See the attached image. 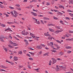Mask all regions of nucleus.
Returning <instances> with one entry per match:
<instances>
[{
    "mask_svg": "<svg viewBox=\"0 0 73 73\" xmlns=\"http://www.w3.org/2000/svg\"><path fill=\"white\" fill-rule=\"evenodd\" d=\"M4 38H5V37L3 35H1L0 36V40L2 42H4L5 41L4 40Z\"/></svg>",
    "mask_w": 73,
    "mask_h": 73,
    "instance_id": "f257e3e1",
    "label": "nucleus"
},
{
    "mask_svg": "<svg viewBox=\"0 0 73 73\" xmlns=\"http://www.w3.org/2000/svg\"><path fill=\"white\" fill-rule=\"evenodd\" d=\"M51 59L52 60V63L53 64H55V63L57 62V60H56L54 58H51Z\"/></svg>",
    "mask_w": 73,
    "mask_h": 73,
    "instance_id": "f03ea898",
    "label": "nucleus"
},
{
    "mask_svg": "<svg viewBox=\"0 0 73 73\" xmlns=\"http://www.w3.org/2000/svg\"><path fill=\"white\" fill-rule=\"evenodd\" d=\"M62 31H63V30L61 29L60 30H57L56 31L55 33L56 34H57L58 33H59V32H61Z\"/></svg>",
    "mask_w": 73,
    "mask_h": 73,
    "instance_id": "7ed1b4c3",
    "label": "nucleus"
},
{
    "mask_svg": "<svg viewBox=\"0 0 73 73\" xmlns=\"http://www.w3.org/2000/svg\"><path fill=\"white\" fill-rule=\"evenodd\" d=\"M47 45L48 46H53V42H51L49 43H48Z\"/></svg>",
    "mask_w": 73,
    "mask_h": 73,
    "instance_id": "20e7f679",
    "label": "nucleus"
},
{
    "mask_svg": "<svg viewBox=\"0 0 73 73\" xmlns=\"http://www.w3.org/2000/svg\"><path fill=\"white\" fill-rule=\"evenodd\" d=\"M31 14H33L32 15L34 16H37V14L36 13H35L33 12H31Z\"/></svg>",
    "mask_w": 73,
    "mask_h": 73,
    "instance_id": "39448f33",
    "label": "nucleus"
},
{
    "mask_svg": "<svg viewBox=\"0 0 73 73\" xmlns=\"http://www.w3.org/2000/svg\"><path fill=\"white\" fill-rule=\"evenodd\" d=\"M18 57L17 56H14V61H15L18 60Z\"/></svg>",
    "mask_w": 73,
    "mask_h": 73,
    "instance_id": "423d86ee",
    "label": "nucleus"
},
{
    "mask_svg": "<svg viewBox=\"0 0 73 73\" xmlns=\"http://www.w3.org/2000/svg\"><path fill=\"white\" fill-rule=\"evenodd\" d=\"M48 34H49V33L48 32H47V33H44V35L46 36H50V35Z\"/></svg>",
    "mask_w": 73,
    "mask_h": 73,
    "instance_id": "0eeeda50",
    "label": "nucleus"
},
{
    "mask_svg": "<svg viewBox=\"0 0 73 73\" xmlns=\"http://www.w3.org/2000/svg\"><path fill=\"white\" fill-rule=\"evenodd\" d=\"M59 66L60 68H61L63 69H66V67H64L63 66Z\"/></svg>",
    "mask_w": 73,
    "mask_h": 73,
    "instance_id": "6e6552de",
    "label": "nucleus"
},
{
    "mask_svg": "<svg viewBox=\"0 0 73 73\" xmlns=\"http://www.w3.org/2000/svg\"><path fill=\"white\" fill-rule=\"evenodd\" d=\"M69 4H73V0H69Z\"/></svg>",
    "mask_w": 73,
    "mask_h": 73,
    "instance_id": "1a4fd4ad",
    "label": "nucleus"
},
{
    "mask_svg": "<svg viewBox=\"0 0 73 73\" xmlns=\"http://www.w3.org/2000/svg\"><path fill=\"white\" fill-rule=\"evenodd\" d=\"M64 55V53L63 52H59V55L60 56H62V55Z\"/></svg>",
    "mask_w": 73,
    "mask_h": 73,
    "instance_id": "9d476101",
    "label": "nucleus"
},
{
    "mask_svg": "<svg viewBox=\"0 0 73 73\" xmlns=\"http://www.w3.org/2000/svg\"><path fill=\"white\" fill-rule=\"evenodd\" d=\"M43 19L44 20H49V19L46 17H44Z\"/></svg>",
    "mask_w": 73,
    "mask_h": 73,
    "instance_id": "9b49d317",
    "label": "nucleus"
},
{
    "mask_svg": "<svg viewBox=\"0 0 73 73\" xmlns=\"http://www.w3.org/2000/svg\"><path fill=\"white\" fill-rule=\"evenodd\" d=\"M48 30L50 31V32H54V30L52 29L51 28H49Z\"/></svg>",
    "mask_w": 73,
    "mask_h": 73,
    "instance_id": "f8f14e48",
    "label": "nucleus"
},
{
    "mask_svg": "<svg viewBox=\"0 0 73 73\" xmlns=\"http://www.w3.org/2000/svg\"><path fill=\"white\" fill-rule=\"evenodd\" d=\"M36 48L38 49H42V47L40 46H37Z\"/></svg>",
    "mask_w": 73,
    "mask_h": 73,
    "instance_id": "ddd939ff",
    "label": "nucleus"
},
{
    "mask_svg": "<svg viewBox=\"0 0 73 73\" xmlns=\"http://www.w3.org/2000/svg\"><path fill=\"white\" fill-rule=\"evenodd\" d=\"M72 47L70 46H67L66 47V49H72Z\"/></svg>",
    "mask_w": 73,
    "mask_h": 73,
    "instance_id": "4468645a",
    "label": "nucleus"
},
{
    "mask_svg": "<svg viewBox=\"0 0 73 73\" xmlns=\"http://www.w3.org/2000/svg\"><path fill=\"white\" fill-rule=\"evenodd\" d=\"M22 35H25V31H23L21 32Z\"/></svg>",
    "mask_w": 73,
    "mask_h": 73,
    "instance_id": "2eb2a0df",
    "label": "nucleus"
},
{
    "mask_svg": "<svg viewBox=\"0 0 73 73\" xmlns=\"http://www.w3.org/2000/svg\"><path fill=\"white\" fill-rule=\"evenodd\" d=\"M30 33V35H32V37L33 38H35V36L33 35V34L31 33Z\"/></svg>",
    "mask_w": 73,
    "mask_h": 73,
    "instance_id": "dca6fc26",
    "label": "nucleus"
},
{
    "mask_svg": "<svg viewBox=\"0 0 73 73\" xmlns=\"http://www.w3.org/2000/svg\"><path fill=\"white\" fill-rule=\"evenodd\" d=\"M49 52H48L46 53H45V54H43V56H48V54H49Z\"/></svg>",
    "mask_w": 73,
    "mask_h": 73,
    "instance_id": "f3484780",
    "label": "nucleus"
},
{
    "mask_svg": "<svg viewBox=\"0 0 73 73\" xmlns=\"http://www.w3.org/2000/svg\"><path fill=\"white\" fill-rule=\"evenodd\" d=\"M49 36L48 37V39L50 40H52V36H51L50 35V36Z\"/></svg>",
    "mask_w": 73,
    "mask_h": 73,
    "instance_id": "a211bd4d",
    "label": "nucleus"
},
{
    "mask_svg": "<svg viewBox=\"0 0 73 73\" xmlns=\"http://www.w3.org/2000/svg\"><path fill=\"white\" fill-rule=\"evenodd\" d=\"M14 12V13L15 14V15H17L18 14V13H17V12L15 10H14L13 11Z\"/></svg>",
    "mask_w": 73,
    "mask_h": 73,
    "instance_id": "6ab92c4d",
    "label": "nucleus"
},
{
    "mask_svg": "<svg viewBox=\"0 0 73 73\" xmlns=\"http://www.w3.org/2000/svg\"><path fill=\"white\" fill-rule=\"evenodd\" d=\"M8 46H9V48H13L14 47L13 46H12L10 44H9L8 45Z\"/></svg>",
    "mask_w": 73,
    "mask_h": 73,
    "instance_id": "aec40b11",
    "label": "nucleus"
},
{
    "mask_svg": "<svg viewBox=\"0 0 73 73\" xmlns=\"http://www.w3.org/2000/svg\"><path fill=\"white\" fill-rule=\"evenodd\" d=\"M63 36H64V37H69V36L67 34H66L65 35H63Z\"/></svg>",
    "mask_w": 73,
    "mask_h": 73,
    "instance_id": "412c9836",
    "label": "nucleus"
},
{
    "mask_svg": "<svg viewBox=\"0 0 73 73\" xmlns=\"http://www.w3.org/2000/svg\"><path fill=\"white\" fill-rule=\"evenodd\" d=\"M38 17H44V15H38Z\"/></svg>",
    "mask_w": 73,
    "mask_h": 73,
    "instance_id": "4be33fe9",
    "label": "nucleus"
},
{
    "mask_svg": "<svg viewBox=\"0 0 73 73\" xmlns=\"http://www.w3.org/2000/svg\"><path fill=\"white\" fill-rule=\"evenodd\" d=\"M13 45L14 46H17V44H16V43H13Z\"/></svg>",
    "mask_w": 73,
    "mask_h": 73,
    "instance_id": "5701e85b",
    "label": "nucleus"
},
{
    "mask_svg": "<svg viewBox=\"0 0 73 73\" xmlns=\"http://www.w3.org/2000/svg\"><path fill=\"white\" fill-rule=\"evenodd\" d=\"M67 12H73V11H72L70 9H68L67 10Z\"/></svg>",
    "mask_w": 73,
    "mask_h": 73,
    "instance_id": "b1692460",
    "label": "nucleus"
},
{
    "mask_svg": "<svg viewBox=\"0 0 73 73\" xmlns=\"http://www.w3.org/2000/svg\"><path fill=\"white\" fill-rule=\"evenodd\" d=\"M60 23H61L62 25H64V24L63 23V21L62 20H60Z\"/></svg>",
    "mask_w": 73,
    "mask_h": 73,
    "instance_id": "393cba45",
    "label": "nucleus"
},
{
    "mask_svg": "<svg viewBox=\"0 0 73 73\" xmlns=\"http://www.w3.org/2000/svg\"><path fill=\"white\" fill-rule=\"evenodd\" d=\"M1 66V68H4V69L6 68L5 67V66H3V65H1V66Z\"/></svg>",
    "mask_w": 73,
    "mask_h": 73,
    "instance_id": "a878e982",
    "label": "nucleus"
},
{
    "mask_svg": "<svg viewBox=\"0 0 73 73\" xmlns=\"http://www.w3.org/2000/svg\"><path fill=\"white\" fill-rule=\"evenodd\" d=\"M1 25L2 27H6L5 25H4L3 24H1Z\"/></svg>",
    "mask_w": 73,
    "mask_h": 73,
    "instance_id": "bb28decb",
    "label": "nucleus"
},
{
    "mask_svg": "<svg viewBox=\"0 0 73 73\" xmlns=\"http://www.w3.org/2000/svg\"><path fill=\"white\" fill-rule=\"evenodd\" d=\"M15 5L16 7H20V5L19 4H16Z\"/></svg>",
    "mask_w": 73,
    "mask_h": 73,
    "instance_id": "cd10ccee",
    "label": "nucleus"
},
{
    "mask_svg": "<svg viewBox=\"0 0 73 73\" xmlns=\"http://www.w3.org/2000/svg\"><path fill=\"white\" fill-rule=\"evenodd\" d=\"M56 41H57V42H58V43H60V44H61V41H59V40H56Z\"/></svg>",
    "mask_w": 73,
    "mask_h": 73,
    "instance_id": "c85d7f7f",
    "label": "nucleus"
},
{
    "mask_svg": "<svg viewBox=\"0 0 73 73\" xmlns=\"http://www.w3.org/2000/svg\"><path fill=\"white\" fill-rule=\"evenodd\" d=\"M69 32L70 33H73V31H71V30H69Z\"/></svg>",
    "mask_w": 73,
    "mask_h": 73,
    "instance_id": "c756f323",
    "label": "nucleus"
},
{
    "mask_svg": "<svg viewBox=\"0 0 73 73\" xmlns=\"http://www.w3.org/2000/svg\"><path fill=\"white\" fill-rule=\"evenodd\" d=\"M28 67L29 68V69H31V66L30 65V64H28L27 65Z\"/></svg>",
    "mask_w": 73,
    "mask_h": 73,
    "instance_id": "7c9ffc66",
    "label": "nucleus"
},
{
    "mask_svg": "<svg viewBox=\"0 0 73 73\" xmlns=\"http://www.w3.org/2000/svg\"><path fill=\"white\" fill-rule=\"evenodd\" d=\"M9 8L11 9H14V8L13 7H12L9 6Z\"/></svg>",
    "mask_w": 73,
    "mask_h": 73,
    "instance_id": "2f4dec72",
    "label": "nucleus"
},
{
    "mask_svg": "<svg viewBox=\"0 0 73 73\" xmlns=\"http://www.w3.org/2000/svg\"><path fill=\"white\" fill-rule=\"evenodd\" d=\"M9 42L10 43H11V44H13V42H12V41L11 40H9Z\"/></svg>",
    "mask_w": 73,
    "mask_h": 73,
    "instance_id": "473e14b6",
    "label": "nucleus"
},
{
    "mask_svg": "<svg viewBox=\"0 0 73 73\" xmlns=\"http://www.w3.org/2000/svg\"><path fill=\"white\" fill-rule=\"evenodd\" d=\"M32 18L33 19V20L37 22V19H36V18H33V17H32Z\"/></svg>",
    "mask_w": 73,
    "mask_h": 73,
    "instance_id": "72a5a7b5",
    "label": "nucleus"
},
{
    "mask_svg": "<svg viewBox=\"0 0 73 73\" xmlns=\"http://www.w3.org/2000/svg\"><path fill=\"white\" fill-rule=\"evenodd\" d=\"M22 53H23V52H22V51H21L18 52L19 54H22Z\"/></svg>",
    "mask_w": 73,
    "mask_h": 73,
    "instance_id": "f704fd0d",
    "label": "nucleus"
},
{
    "mask_svg": "<svg viewBox=\"0 0 73 73\" xmlns=\"http://www.w3.org/2000/svg\"><path fill=\"white\" fill-rule=\"evenodd\" d=\"M53 18L54 19H55V20H58V18H57V17H56L54 16L53 17Z\"/></svg>",
    "mask_w": 73,
    "mask_h": 73,
    "instance_id": "c9c22d12",
    "label": "nucleus"
},
{
    "mask_svg": "<svg viewBox=\"0 0 73 73\" xmlns=\"http://www.w3.org/2000/svg\"><path fill=\"white\" fill-rule=\"evenodd\" d=\"M54 0H52L51 2V4H54Z\"/></svg>",
    "mask_w": 73,
    "mask_h": 73,
    "instance_id": "e433bc0d",
    "label": "nucleus"
},
{
    "mask_svg": "<svg viewBox=\"0 0 73 73\" xmlns=\"http://www.w3.org/2000/svg\"><path fill=\"white\" fill-rule=\"evenodd\" d=\"M50 4V3L49 2H47L46 4V5H49Z\"/></svg>",
    "mask_w": 73,
    "mask_h": 73,
    "instance_id": "4c0bfd02",
    "label": "nucleus"
},
{
    "mask_svg": "<svg viewBox=\"0 0 73 73\" xmlns=\"http://www.w3.org/2000/svg\"><path fill=\"white\" fill-rule=\"evenodd\" d=\"M56 70L57 71H58V70H60V68H59L58 67H56Z\"/></svg>",
    "mask_w": 73,
    "mask_h": 73,
    "instance_id": "58836bf2",
    "label": "nucleus"
},
{
    "mask_svg": "<svg viewBox=\"0 0 73 73\" xmlns=\"http://www.w3.org/2000/svg\"><path fill=\"white\" fill-rule=\"evenodd\" d=\"M48 13L49 14H50V15H53V13H51L50 12H49L48 11Z\"/></svg>",
    "mask_w": 73,
    "mask_h": 73,
    "instance_id": "ea45409f",
    "label": "nucleus"
},
{
    "mask_svg": "<svg viewBox=\"0 0 73 73\" xmlns=\"http://www.w3.org/2000/svg\"><path fill=\"white\" fill-rule=\"evenodd\" d=\"M13 37L14 38H15L17 40H19V39L17 38V37H15V36H13Z\"/></svg>",
    "mask_w": 73,
    "mask_h": 73,
    "instance_id": "a19ab883",
    "label": "nucleus"
},
{
    "mask_svg": "<svg viewBox=\"0 0 73 73\" xmlns=\"http://www.w3.org/2000/svg\"><path fill=\"white\" fill-rule=\"evenodd\" d=\"M17 9L18 10H19V11H21V9L20 8V7H19V8H17Z\"/></svg>",
    "mask_w": 73,
    "mask_h": 73,
    "instance_id": "79ce46f5",
    "label": "nucleus"
},
{
    "mask_svg": "<svg viewBox=\"0 0 73 73\" xmlns=\"http://www.w3.org/2000/svg\"><path fill=\"white\" fill-rule=\"evenodd\" d=\"M71 52L72 51H68L67 52V53L68 54L70 53H71Z\"/></svg>",
    "mask_w": 73,
    "mask_h": 73,
    "instance_id": "37998d69",
    "label": "nucleus"
},
{
    "mask_svg": "<svg viewBox=\"0 0 73 73\" xmlns=\"http://www.w3.org/2000/svg\"><path fill=\"white\" fill-rule=\"evenodd\" d=\"M34 70H36L37 72H39V71H38V68L36 69H34Z\"/></svg>",
    "mask_w": 73,
    "mask_h": 73,
    "instance_id": "c03bdc74",
    "label": "nucleus"
},
{
    "mask_svg": "<svg viewBox=\"0 0 73 73\" xmlns=\"http://www.w3.org/2000/svg\"><path fill=\"white\" fill-rule=\"evenodd\" d=\"M29 34V33L28 32H25V35H26V36L27 35H28Z\"/></svg>",
    "mask_w": 73,
    "mask_h": 73,
    "instance_id": "a18cd8bd",
    "label": "nucleus"
},
{
    "mask_svg": "<svg viewBox=\"0 0 73 73\" xmlns=\"http://www.w3.org/2000/svg\"><path fill=\"white\" fill-rule=\"evenodd\" d=\"M52 64V61L50 60L49 61V65H51V64Z\"/></svg>",
    "mask_w": 73,
    "mask_h": 73,
    "instance_id": "49530a36",
    "label": "nucleus"
},
{
    "mask_svg": "<svg viewBox=\"0 0 73 73\" xmlns=\"http://www.w3.org/2000/svg\"><path fill=\"white\" fill-rule=\"evenodd\" d=\"M29 53H30V54H32V56H33V55H34V53L33 52H29Z\"/></svg>",
    "mask_w": 73,
    "mask_h": 73,
    "instance_id": "de8ad7c7",
    "label": "nucleus"
},
{
    "mask_svg": "<svg viewBox=\"0 0 73 73\" xmlns=\"http://www.w3.org/2000/svg\"><path fill=\"white\" fill-rule=\"evenodd\" d=\"M12 16H13L14 17H15V18H16L17 17V15H13Z\"/></svg>",
    "mask_w": 73,
    "mask_h": 73,
    "instance_id": "09e8293b",
    "label": "nucleus"
},
{
    "mask_svg": "<svg viewBox=\"0 0 73 73\" xmlns=\"http://www.w3.org/2000/svg\"><path fill=\"white\" fill-rule=\"evenodd\" d=\"M0 7L1 8H4V7H3V5H2L0 4Z\"/></svg>",
    "mask_w": 73,
    "mask_h": 73,
    "instance_id": "8fccbe9b",
    "label": "nucleus"
},
{
    "mask_svg": "<svg viewBox=\"0 0 73 73\" xmlns=\"http://www.w3.org/2000/svg\"><path fill=\"white\" fill-rule=\"evenodd\" d=\"M10 13L12 15H14V14H13V11H12Z\"/></svg>",
    "mask_w": 73,
    "mask_h": 73,
    "instance_id": "3c124183",
    "label": "nucleus"
},
{
    "mask_svg": "<svg viewBox=\"0 0 73 73\" xmlns=\"http://www.w3.org/2000/svg\"><path fill=\"white\" fill-rule=\"evenodd\" d=\"M6 61L7 62H9V63H10V64H11V62H11L8 61V60H6Z\"/></svg>",
    "mask_w": 73,
    "mask_h": 73,
    "instance_id": "603ef678",
    "label": "nucleus"
},
{
    "mask_svg": "<svg viewBox=\"0 0 73 73\" xmlns=\"http://www.w3.org/2000/svg\"><path fill=\"white\" fill-rule=\"evenodd\" d=\"M3 49H4V50H5V51L7 52V48H4Z\"/></svg>",
    "mask_w": 73,
    "mask_h": 73,
    "instance_id": "864d4df0",
    "label": "nucleus"
},
{
    "mask_svg": "<svg viewBox=\"0 0 73 73\" xmlns=\"http://www.w3.org/2000/svg\"><path fill=\"white\" fill-rule=\"evenodd\" d=\"M57 14H60H60H62V15H63V14H63L62 13H61L60 12H58L57 13Z\"/></svg>",
    "mask_w": 73,
    "mask_h": 73,
    "instance_id": "5fc2aeb1",
    "label": "nucleus"
},
{
    "mask_svg": "<svg viewBox=\"0 0 73 73\" xmlns=\"http://www.w3.org/2000/svg\"><path fill=\"white\" fill-rule=\"evenodd\" d=\"M7 24H12V22H7Z\"/></svg>",
    "mask_w": 73,
    "mask_h": 73,
    "instance_id": "6e6d98bb",
    "label": "nucleus"
},
{
    "mask_svg": "<svg viewBox=\"0 0 73 73\" xmlns=\"http://www.w3.org/2000/svg\"><path fill=\"white\" fill-rule=\"evenodd\" d=\"M26 45H29L28 44V41L26 42Z\"/></svg>",
    "mask_w": 73,
    "mask_h": 73,
    "instance_id": "4d7b16f0",
    "label": "nucleus"
},
{
    "mask_svg": "<svg viewBox=\"0 0 73 73\" xmlns=\"http://www.w3.org/2000/svg\"><path fill=\"white\" fill-rule=\"evenodd\" d=\"M8 31H10V32H12V30H11V29L9 27Z\"/></svg>",
    "mask_w": 73,
    "mask_h": 73,
    "instance_id": "13d9d810",
    "label": "nucleus"
},
{
    "mask_svg": "<svg viewBox=\"0 0 73 73\" xmlns=\"http://www.w3.org/2000/svg\"><path fill=\"white\" fill-rule=\"evenodd\" d=\"M41 46H43V47H45V45L44 44H41Z\"/></svg>",
    "mask_w": 73,
    "mask_h": 73,
    "instance_id": "bf43d9fd",
    "label": "nucleus"
},
{
    "mask_svg": "<svg viewBox=\"0 0 73 73\" xmlns=\"http://www.w3.org/2000/svg\"><path fill=\"white\" fill-rule=\"evenodd\" d=\"M9 37L10 38H11V39H12V37L11 36V35H9Z\"/></svg>",
    "mask_w": 73,
    "mask_h": 73,
    "instance_id": "052dcab7",
    "label": "nucleus"
},
{
    "mask_svg": "<svg viewBox=\"0 0 73 73\" xmlns=\"http://www.w3.org/2000/svg\"><path fill=\"white\" fill-rule=\"evenodd\" d=\"M29 59H30V60H33V59L31 58H29Z\"/></svg>",
    "mask_w": 73,
    "mask_h": 73,
    "instance_id": "680f3d73",
    "label": "nucleus"
},
{
    "mask_svg": "<svg viewBox=\"0 0 73 73\" xmlns=\"http://www.w3.org/2000/svg\"><path fill=\"white\" fill-rule=\"evenodd\" d=\"M36 24H40L39 22V21H36Z\"/></svg>",
    "mask_w": 73,
    "mask_h": 73,
    "instance_id": "e2e57ef3",
    "label": "nucleus"
},
{
    "mask_svg": "<svg viewBox=\"0 0 73 73\" xmlns=\"http://www.w3.org/2000/svg\"><path fill=\"white\" fill-rule=\"evenodd\" d=\"M9 29V27H8L7 29H5V31H8Z\"/></svg>",
    "mask_w": 73,
    "mask_h": 73,
    "instance_id": "0e129e2a",
    "label": "nucleus"
},
{
    "mask_svg": "<svg viewBox=\"0 0 73 73\" xmlns=\"http://www.w3.org/2000/svg\"><path fill=\"white\" fill-rule=\"evenodd\" d=\"M65 19H66V20H69V18L68 17H66Z\"/></svg>",
    "mask_w": 73,
    "mask_h": 73,
    "instance_id": "69168bd1",
    "label": "nucleus"
},
{
    "mask_svg": "<svg viewBox=\"0 0 73 73\" xmlns=\"http://www.w3.org/2000/svg\"><path fill=\"white\" fill-rule=\"evenodd\" d=\"M62 7V5H60L59 6V8H61Z\"/></svg>",
    "mask_w": 73,
    "mask_h": 73,
    "instance_id": "338daca9",
    "label": "nucleus"
},
{
    "mask_svg": "<svg viewBox=\"0 0 73 73\" xmlns=\"http://www.w3.org/2000/svg\"><path fill=\"white\" fill-rule=\"evenodd\" d=\"M70 41H73V38L70 39Z\"/></svg>",
    "mask_w": 73,
    "mask_h": 73,
    "instance_id": "774afa93",
    "label": "nucleus"
}]
</instances>
